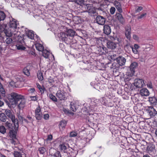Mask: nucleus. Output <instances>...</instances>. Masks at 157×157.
<instances>
[{"mask_svg":"<svg viewBox=\"0 0 157 157\" xmlns=\"http://www.w3.org/2000/svg\"><path fill=\"white\" fill-rule=\"evenodd\" d=\"M13 41L12 40L10 37H8L6 38L5 40V42L6 44H11Z\"/></svg>","mask_w":157,"mask_h":157,"instance_id":"a18cd8bd","label":"nucleus"},{"mask_svg":"<svg viewBox=\"0 0 157 157\" xmlns=\"http://www.w3.org/2000/svg\"><path fill=\"white\" fill-rule=\"evenodd\" d=\"M42 55L45 58H48L49 56V52L47 50L45 49L42 51Z\"/></svg>","mask_w":157,"mask_h":157,"instance_id":"a878e982","label":"nucleus"},{"mask_svg":"<svg viewBox=\"0 0 157 157\" xmlns=\"http://www.w3.org/2000/svg\"><path fill=\"white\" fill-rule=\"evenodd\" d=\"M6 117L4 113H0V120L2 122L6 121Z\"/></svg>","mask_w":157,"mask_h":157,"instance_id":"c85d7f7f","label":"nucleus"},{"mask_svg":"<svg viewBox=\"0 0 157 157\" xmlns=\"http://www.w3.org/2000/svg\"><path fill=\"white\" fill-rule=\"evenodd\" d=\"M71 110L75 112L77 109V107L76 106L75 104L73 102H71L70 104Z\"/></svg>","mask_w":157,"mask_h":157,"instance_id":"c756f323","label":"nucleus"},{"mask_svg":"<svg viewBox=\"0 0 157 157\" xmlns=\"http://www.w3.org/2000/svg\"><path fill=\"white\" fill-rule=\"evenodd\" d=\"M5 124L9 128H12V124L10 123L7 121L6 123Z\"/></svg>","mask_w":157,"mask_h":157,"instance_id":"4d7b16f0","label":"nucleus"},{"mask_svg":"<svg viewBox=\"0 0 157 157\" xmlns=\"http://www.w3.org/2000/svg\"><path fill=\"white\" fill-rule=\"evenodd\" d=\"M113 40H117V42H116L115 43H117V44H118L119 43H120L122 41V39L119 36H116L113 37Z\"/></svg>","mask_w":157,"mask_h":157,"instance_id":"2f4dec72","label":"nucleus"},{"mask_svg":"<svg viewBox=\"0 0 157 157\" xmlns=\"http://www.w3.org/2000/svg\"><path fill=\"white\" fill-rule=\"evenodd\" d=\"M51 155L54 157H61L60 152L58 151H56L54 154H52Z\"/></svg>","mask_w":157,"mask_h":157,"instance_id":"c9c22d12","label":"nucleus"},{"mask_svg":"<svg viewBox=\"0 0 157 157\" xmlns=\"http://www.w3.org/2000/svg\"><path fill=\"white\" fill-rule=\"evenodd\" d=\"M116 15L120 23L123 24L124 23V20L121 14L119 13H116Z\"/></svg>","mask_w":157,"mask_h":157,"instance_id":"6ab92c4d","label":"nucleus"},{"mask_svg":"<svg viewBox=\"0 0 157 157\" xmlns=\"http://www.w3.org/2000/svg\"><path fill=\"white\" fill-rule=\"evenodd\" d=\"M35 116L36 119L37 120H40L42 118V114L39 106L37 107L35 109Z\"/></svg>","mask_w":157,"mask_h":157,"instance_id":"39448f33","label":"nucleus"},{"mask_svg":"<svg viewBox=\"0 0 157 157\" xmlns=\"http://www.w3.org/2000/svg\"><path fill=\"white\" fill-rule=\"evenodd\" d=\"M49 115L48 114H46L44 115V118L45 120H47L48 119Z\"/></svg>","mask_w":157,"mask_h":157,"instance_id":"bf43d9fd","label":"nucleus"},{"mask_svg":"<svg viewBox=\"0 0 157 157\" xmlns=\"http://www.w3.org/2000/svg\"><path fill=\"white\" fill-rule=\"evenodd\" d=\"M154 149V146L152 145H149L147 146V149L151 151H153Z\"/></svg>","mask_w":157,"mask_h":157,"instance_id":"09e8293b","label":"nucleus"},{"mask_svg":"<svg viewBox=\"0 0 157 157\" xmlns=\"http://www.w3.org/2000/svg\"><path fill=\"white\" fill-rule=\"evenodd\" d=\"M77 133L75 132H72L70 133V136L71 137H74L77 136Z\"/></svg>","mask_w":157,"mask_h":157,"instance_id":"603ef678","label":"nucleus"},{"mask_svg":"<svg viewBox=\"0 0 157 157\" xmlns=\"http://www.w3.org/2000/svg\"><path fill=\"white\" fill-rule=\"evenodd\" d=\"M133 37L134 39L135 40H138L139 39V37H138V36L135 34L133 35Z\"/></svg>","mask_w":157,"mask_h":157,"instance_id":"e2e57ef3","label":"nucleus"},{"mask_svg":"<svg viewBox=\"0 0 157 157\" xmlns=\"http://www.w3.org/2000/svg\"><path fill=\"white\" fill-rule=\"evenodd\" d=\"M0 92L2 94H5V93L3 86L1 82H0Z\"/></svg>","mask_w":157,"mask_h":157,"instance_id":"a19ab883","label":"nucleus"},{"mask_svg":"<svg viewBox=\"0 0 157 157\" xmlns=\"http://www.w3.org/2000/svg\"><path fill=\"white\" fill-rule=\"evenodd\" d=\"M31 99V100H33V101H36V100L37 99V98L36 96H31L30 97Z\"/></svg>","mask_w":157,"mask_h":157,"instance_id":"69168bd1","label":"nucleus"},{"mask_svg":"<svg viewBox=\"0 0 157 157\" xmlns=\"http://www.w3.org/2000/svg\"><path fill=\"white\" fill-rule=\"evenodd\" d=\"M37 77L40 81H42L44 79L42 73L40 71H38L37 73Z\"/></svg>","mask_w":157,"mask_h":157,"instance_id":"473e14b6","label":"nucleus"},{"mask_svg":"<svg viewBox=\"0 0 157 157\" xmlns=\"http://www.w3.org/2000/svg\"><path fill=\"white\" fill-rule=\"evenodd\" d=\"M95 42L98 44H100L101 43V40L100 38H96L95 40Z\"/></svg>","mask_w":157,"mask_h":157,"instance_id":"6e6d98bb","label":"nucleus"},{"mask_svg":"<svg viewBox=\"0 0 157 157\" xmlns=\"http://www.w3.org/2000/svg\"><path fill=\"white\" fill-rule=\"evenodd\" d=\"M134 86L136 88H141L145 85L144 81L142 79H137L135 80Z\"/></svg>","mask_w":157,"mask_h":157,"instance_id":"20e7f679","label":"nucleus"},{"mask_svg":"<svg viewBox=\"0 0 157 157\" xmlns=\"http://www.w3.org/2000/svg\"><path fill=\"white\" fill-rule=\"evenodd\" d=\"M34 37H35V39H34V40H36V39L37 40H36V41H39L40 40V38L39 37V36L36 35V34H34Z\"/></svg>","mask_w":157,"mask_h":157,"instance_id":"0e129e2a","label":"nucleus"},{"mask_svg":"<svg viewBox=\"0 0 157 157\" xmlns=\"http://www.w3.org/2000/svg\"><path fill=\"white\" fill-rule=\"evenodd\" d=\"M93 5L91 4H86V6L87 7V10H92V8H91L92 7H93L92 6Z\"/></svg>","mask_w":157,"mask_h":157,"instance_id":"3c124183","label":"nucleus"},{"mask_svg":"<svg viewBox=\"0 0 157 157\" xmlns=\"http://www.w3.org/2000/svg\"><path fill=\"white\" fill-rule=\"evenodd\" d=\"M108 58L110 59L111 60H114L116 59L117 58H116V55L115 54H113V55H109L108 56Z\"/></svg>","mask_w":157,"mask_h":157,"instance_id":"49530a36","label":"nucleus"},{"mask_svg":"<svg viewBox=\"0 0 157 157\" xmlns=\"http://www.w3.org/2000/svg\"><path fill=\"white\" fill-rule=\"evenodd\" d=\"M65 94L66 93L63 91L59 90L57 92L56 95L60 100H64L66 99Z\"/></svg>","mask_w":157,"mask_h":157,"instance_id":"6e6552de","label":"nucleus"},{"mask_svg":"<svg viewBox=\"0 0 157 157\" xmlns=\"http://www.w3.org/2000/svg\"><path fill=\"white\" fill-rule=\"evenodd\" d=\"M51 57V60L52 62H53V61L55 60V58L54 56L52 55V54L51 53V54L50 53V57Z\"/></svg>","mask_w":157,"mask_h":157,"instance_id":"13d9d810","label":"nucleus"},{"mask_svg":"<svg viewBox=\"0 0 157 157\" xmlns=\"http://www.w3.org/2000/svg\"><path fill=\"white\" fill-rule=\"evenodd\" d=\"M36 85L37 86L38 88L39 89L41 93H43L44 92V90H45V89H43L41 87V86L38 83H37Z\"/></svg>","mask_w":157,"mask_h":157,"instance_id":"de8ad7c7","label":"nucleus"},{"mask_svg":"<svg viewBox=\"0 0 157 157\" xmlns=\"http://www.w3.org/2000/svg\"><path fill=\"white\" fill-rule=\"evenodd\" d=\"M50 98L54 101H57V99L56 97L52 94H50Z\"/></svg>","mask_w":157,"mask_h":157,"instance_id":"864d4df0","label":"nucleus"},{"mask_svg":"<svg viewBox=\"0 0 157 157\" xmlns=\"http://www.w3.org/2000/svg\"><path fill=\"white\" fill-rule=\"evenodd\" d=\"M12 21L11 19L9 24V27L12 29L13 31L15 30L17 26V24L15 20L13 18H11Z\"/></svg>","mask_w":157,"mask_h":157,"instance_id":"0eeeda50","label":"nucleus"},{"mask_svg":"<svg viewBox=\"0 0 157 157\" xmlns=\"http://www.w3.org/2000/svg\"><path fill=\"white\" fill-rule=\"evenodd\" d=\"M67 37H68V38L70 39V37H72L75 34V32L71 29H69L66 32Z\"/></svg>","mask_w":157,"mask_h":157,"instance_id":"f3484780","label":"nucleus"},{"mask_svg":"<svg viewBox=\"0 0 157 157\" xmlns=\"http://www.w3.org/2000/svg\"><path fill=\"white\" fill-rule=\"evenodd\" d=\"M0 132L3 134H4L6 132V128L3 125L0 126Z\"/></svg>","mask_w":157,"mask_h":157,"instance_id":"4c0bfd02","label":"nucleus"},{"mask_svg":"<svg viewBox=\"0 0 157 157\" xmlns=\"http://www.w3.org/2000/svg\"><path fill=\"white\" fill-rule=\"evenodd\" d=\"M146 15V13H144L141 15L140 16H139L138 17V19H141L143 18L144 17H145Z\"/></svg>","mask_w":157,"mask_h":157,"instance_id":"052dcab7","label":"nucleus"},{"mask_svg":"<svg viewBox=\"0 0 157 157\" xmlns=\"http://www.w3.org/2000/svg\"><path fill=\"white\" fill-rule=\"evenodd\" d=\"M108 64V67H110L113 72H116L119 69L118 65L115 63H109Z\"/></svg>","mask_w":157,"mask_h":157,"instance_id":"9d476101","label":"nucleus"},{"mask_svg":"<svg viewBox=\"0 0 157 157\" xmlns=\"http://www.w3.org/2000/svg\"><path fill=\"white\" fill-rule=\"evenodd\" d=\"M23 72L25 75L27 76H29L30 75L29 71L26 67L24 68L23 69Z\"/></svg>","mask_w":157,"mask_h":157,"instance_id":"ea45409f","label":"nucleus"},{"mask_svg":"<svg viewBox=\"0 0 157 157\" xmlns=\"http://www.w3.org/2000/svg\"><path fill=\"white\" fill-rule=\"evenodd\" d=\"M61 150L63 151L64 152H67V147L65 145V144H60L59 145Z\"/></svg>","mask_w":157,"mask_h":157,"instance_id":"7c9ffc66","label":"nucleus"},{"mask_svg":"<svg viewBox=\"0 0 157 157\" xmlns=\"http://www.w3.org/2000/svg\"><path fill=\"white\" fill-rule=\"evenodd\" d=\"M117 63L118 65L122 66L125 64L126 60L125 58L119 56L116 59Z\"/></svg>","mask_w":157,"mask_h":157,"instance_id":"1a4fd4ad","label":"nucleus"},{"mask_svg":"<svg viewBox=\"0 0 157 157\" xmlns=\"http://www.w3.org/2000/svg\"><path fill=\"white\" fill-rule=\"evenodd\" d=\"M99 100L101 104L106 106H109V105L108 104L107 101L105 97L101 98Z\"/></svg>","mask_w":157,"mask_h":157,"instance_id":"412c9836","label":"nucleus"},{"mask_svg":"<svg viewBox=\"0 0 157 157\" xmlns=\"http://www.w3.org/2000/svg\"><path fill=\"white\" fill-rule=\"evenodd\" d=\"M16 47L18 50H24L25 49V47L21 45L17 44Z\"/></svg>","mask_w":157,"mask_h":157,"instance_id":"79ce46f5","label":"nucleus"},{"mask_svg":"<svg viewBox=\"0 0 157 157\" xmlns=\"http://www.w3.org/2000/svg\"><path fill=\"white\" fill-rule=\"evenodd\" d=\"M147 110L151 117L155 116L157 113V111L152 107H149Z\"/></svg>","mask_w":157,"mask_h":157,"instance_id":"ddd939ff","label":"nucleus"},{"mask_svg":"<svg viewBox=\"0 0 157 157\" xmlns=\"http://www.w3.org/2000/svg\"><path fill=\"white\" fill-rule=\"evenodd\" d=\"M98 100H95L93 101H91L90 103V108L92 111H95L96 109V107L98 104Z\"/></svg>","mask_w":157,"mask_h":157,"instance_id":"9b49d317","label":"nucleus"},{"mask_svg":"<svg viewBox=\"0 0 157 157\" xmlns=\"http://www.w3.org/2000/svg\"><path fill=\"white\" fill-rule=\"evenodd\" d=\"M5 113L7 116L11 119L12 122L14 123V126L16 128H18V120L15 118V115L12 114L10 110L6 109L5 110Z\"/></svg>","mask_w":157,"mask_h":157,"instance_id":"f03ea898","label":"nucleus"},{"mask_svg":"<svg viewBox=\"0 0 157 157\" xmlns=\"http://www.w3.org/2000/svg\"><path fill=\"white\" fill-rule=\"evenodd\" d=\"M137 66V63L136 62H133L131 63L130 66V69L132 73L133 74L134 73L135 71V69Z\"/></svg>","mask_w":157,"mask_h":157,"instance_id":"aec40b11","label":"nucleus"},{"mask_svg":"<svg viewBox=\"0 0 157 157\" xmlns=\"http://www.w3.org/2000/svg\"><path fill=\"white\" fill-rule=\"evenodd\" d=\"M130 48L132 49L133 53L135 54H137L138 53V51L136 49L134 48L133 47L130 46H129L128 44H127L125 45V48Z\"/></svg>","mask_w":157,"mask_h":157,"instance_id":"393cba45","label":"nucleus"},{"mask_svg":"<svg viewBox=\"0 0 157 157\" xmlns=\"http://www.w3.org/2000/svg\"><path fill=\"white\" fill-rule=\"evenodd\" d=\"M140 94L142 96H147L149 95L150 93L147 89L144 88L140 90Z\"/></svg>","mask_w":157,"mask_h":157,"instance_id":"a211bd4d","label":"nucleus"},{"mask_svg":"<svg viewBox=\"0 0 157 157\" xmlns=\"http://www.w3.org/2000/svg\"><path fill=\"white\" fill-rule=\"evenodd\" d=\"M12 29L10 27L7 28V27H6L4 31L6 36H10L12 35L13 34L14 35H16L17 32L16 30L13 31Z\"/></svg>","mask_w":157,"mask_h":157,"instance_id":"7ed1b4c3","label":"nucleus"},{"mask_svg":"<svg viewBox=\"0 0 157 157\" xmlns=\"http://www.w3.org/2000/svg\"><path fill=\"white\" fill-rule=\"evenodd\" d=\"M6 17L5 14L2 11H0V21L4 20Z\"/></svg>","mask_w":157,"mask_h":157,"instance_id":"72a5a7b5","label":"nucleus"},{"mask_svg":"<svg viewBox=\"0 0 157 157\" xmlns=\"http://www.w3.org/2000/svg\"><path fill=\"white\" fill-rule=\"evenodd\" d=\"M83 12H87L89 15L91 16H94V14L96 13L95 10H86V11H84Z\"/></svg>","mask_w":157,"mask_h":157,"instance_id":"58836bf2","label":"nucleus"},{"mask_svg":"<svg viewBox=\"0 0 157 157\" xmlns=\"http://www.w3.org/2000/svg\"><path fill=\"white\" fill-rule=\"evenodd\" d=\"M46 151V149L44 147H41L39 148V151L40 154H43Z\"/></svg>","mask_w":157,"mask_h":157,"instance_id":"8fccbe9b","label":"nucleus"},{"mask_svg":"<svg viewBox=\"0 0 157 157\" xmlns=\"http://www.w3.org/2000/svg\"><path fill=\"white\" fill-rule=\"evenodd\" d=\"M147 86L148 88H149L150 89H151L152 88V85L151 83H149L147 84Z\"/></svg>","mask_w":157,"mask_h":157,"instance_id":"774afa93","label":"nucleus"},{"mask_svg":"<svg viewBox=\"0 0 157 157\" xmlns=\"http://www.w3.org/2000/svg\"><path fill=\"white\" fill-rule=\"evenodd\" d=\"M14 157H22V155L20 152L18 151H15L14 153Z\"/></svg>","mask_w":157,"mask_h":157,"instance_id":"37998d69","label":"nucleus"},{"mask_svg":"<svg viewBox=\"0 0 157 157\" xmlns=\"http://www.w3.org/2000/svg\"><path fill=\"white\" fill-rule=\"evenodd\" d=\"M104 33L107 35H109L111 32V29L110 27L107 25H105L104 26Z\"/></svg>","mask_w":157,"mask_h":157,"instance_id":"dca6fc26","label":"nucleus"},{"mask_svg":"<svg viewBox=\"0 0 157 157\" xmlns=\"http://www.w3.org/2000/svg\"><path fill=\"white\" fill-rule=\"evenodd\" d=\"M131 32H125V36L127 38V39H128L129 40H130L131 39Z\"/></svg>","mask_w":157,"mask_h":157,"instance_id":"f704fd0d","label":"nucleus"},{"mask_svg":"<svg viewBox=\"0 0 157 157\" xmlns=\"http://www.w3.org/2000/svg\"><path fill=\"white\" fill-rule=\"evenodd\" d=\"M27 36L31 39H35L34 34L33 31L32 30H29L27 33Z\"/></svg>","mask_w":157,"mask_h":157,"instance_id":"4be33fe9","label":"nucleus"},{"mask_svg":"<svg viewBox=\"0 0 157 157\" xmlns=\"http://www.w3.org/2000/svg\"><path fill=\"white\" fill-rule=\"evenodd\" d=\"M90 139L87 137H82L81 139L79 141V146L82 147L83 148L86 146V144L90 141Z\"/></svg>","mask_w":157,"mask_h":157,"instance_id":"423d86ee","label":"nucleus"},{"mask_svg":"<svg viewBox=\"0 0 157 157\" xmlns=\"http://www.w3.org/2000/svg\"><path fill=\"white\" fill-rule=\"evenodd\" d=\"M9 98L11 105H17L19 109H22L25 106L26 101L24 96L13 92L11 93Z\"/></svg>","mask_w":157,"mask_h":157,"instance_id":"f257e3e1","label":"nucleus"},{"mask_svg":"<svg viewBox=\"0 0 157 157\" xmlns=\"http://www.w3.org/2000/svg\"><path fill=\"white\" fill-rule=\"evenodd\" d=\"M9 136L13 139H16V132L14 130H10L9 133Z\"/></svg>","mask_w":157,"mask_h":157,"instance_id":"b1692460","label":"nucleus"},{"mask_svg":"<svg viewBox=\"0 0 157 157\" xmlns=\"http://www.w3.org/2000/svg\"><path fill=\"white\" fill-rule=\"evenodd\" d=\"M96 21L98 24L101 25H104L105 21V18L101 16H98L96 18Z\"/></svg>","mask_w":157,"mask_h":157,"instance_id":"f8f14e48","label":"nucleus"},{"mask_svg":"<svg viewBox=\"0 0 157 157\" xmlns=\"http://www.w3.org/2000/svg\"><path fill=\"white\" fill-rule=\"evenodd\" d=\"M125 29V32H130L131 31V27L129 25H127Z\"/></svg>","mask_w":157,"mask_h":157,"instance_id":"5fc2aeb1","label":"nucleus"},{"mask_svg":"<svg viewBox=\"0 0 157 157\" xmlns=\"http://www.w3.org/2000/svg\"><path fill=\"white\" fill-rule=\"evenodd\" d=\"M58 36L63 41H67L68 38L67 37V34L66 32L65 33L64 32H61L60 33L58 34Z\"/></svg>","mask_w":157,"mask_h":157,"instance_id":"2eb2a0df","label":"nucleus"},{"mask_svg":"<svg viewBox=\"0 0 157 157\" xmlns=\"http://www.w3.org/2000/svg\"><path fill=\"white\" fill-rule=\"evenodd\" d=\"M136 10H142L143 8L142 6H136L135 8Z\"/></svg>","mask_w":157,"mask_h":157,"instance_id":"680f3d73","label":"nucleus"},{"mask_svg":"<svg viewBox=\"0 0 157 157\" xmlns=\"http://www.w3.org/2000/svg\"><path fill=\"white\" fill-rule=\"evenodd\" d=\"M117 45V43L111 41H109L107 43L108 48L111 49H114L116 48Z\"/></svg>","mask_w":157,"mask_h":157,"instance_id":"4468645a","label":"nucleus"},{"mask_svg":"<svg viewBox=\"0 0 157 157\" xmlns=\"http://www.w3.org/2000/svg\"><path fill=\"white\" fill-rule=\"evenodd\" d=\"M75 2L78 5H83L84 3V0H75Z\"/></svg>","mask_w":157,"mask_h":157,"instance_id":"c03bdc74","label":"nucleus"},{"mask_svg":"<svg viewBox=\"0 0 157 157\" xmlns=\"http://www.w3.org/2000/svg\"><path fill=\"white\" fill-rule=\"evenodd\" d=\"M101 52L102 54H105L107 52V50L106 47L104 46L101 47L100 48Z\"/></svg>","mask_w":157,"mask_h":157,"instance_id":"e433bc0d","label":"nucleus"},{"mask_svg":"<svg viewBox=\"0 0 157 157\" xmlns=\"http://www.w3.org/2000/svg\"><path fill=\"white\" fill-rule=\"evenodd\" d=\"M66 121H61L59 124V128H64L66 124Z\"/></svg>","mask_w":157,"mask_h":157,"instance_id":"cd10ccee","label":"nucleus"},{"mask_svg":"<svg viewBox=\"0 0 157 157\" xmlns=\"http://www.w3.org/2000/svg\"><path fill=\"white\" fill-rule=\"evenodd\" d=\"M115 6L117 10H122L121 5L120 3L117 1H115L114 3Z\"/></svg>","mask_w":157,"mask_h":157,"instance_id":"bb28decb","label":"nucleus"},{"mask_svg":"<svg viewBox=\"0 0 157 157\" xmlns=\"http://www.w3.org/2000/svg\"><path fill=\"white\" fill-rule=\"evenodd\" d=\"M133 48L137 50V49L139 48V46L138 44H135Z\"/></svg>","mask_w":157,"mask_h":157,"instance_id":"338daca9","label":"nucleus"},{"mask_svg":"<svg viewBox=\"0 0 157 157\" xmlns=\"http://www.w3.org/2000/svg\"><path fill=\"white\" fill-rule=\"evenodd\" d=\"M36 49L39 51H42L44 49V47L42 45L39 43H36L35 44Z\"/></svg>","mask_w":157,"mask_h":157,"instance_id":"5701e85b","label":"nucleus"}]
</instances>
